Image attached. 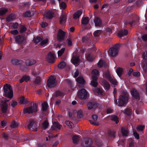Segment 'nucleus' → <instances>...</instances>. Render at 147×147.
<instances>
[{
  "label": "nucleus",
  "instance_id": "1",
  "mask_svg": "<svg viewBox=\"0 0 147 147\" xmlns=\"http://www.w3.org/2000/svg\"><path fill=\"white\" fill-rule=\"evenodd\" d=\"M4 95L6 97L11 98L13 97V91L11 86L8 84H6L3 87Z\"/></svg>",
  "mask_w": 147,
  "mask_h": 147
},
{
  "label": "nucleus",
  "instance_id": "2",
  "mask_svg": "<svg viewBox=\"0 0 147 147\" xmlns=\"http://www.w3.org/2000/svg\"><path fill=\"white\" fill-rule=\"evenodd\" d=\"M128 94L125 92H123L122 95H120L118 100V106H123L126 104L128 101Z\"/></svg>",
  "mask_w": 147,
  "mask_h": 147
},
{
  "label": "nucleus",
  "instance_id": "3",
  "mask_svg": "<svg viewBox=\"0 0 147 147\" xmlns=\"http://www.w3.org/2000/svg\"><path fill=\"white\" fill-rule=\"evenodd\" d=\"M38 105L36 103H33L32 106L24 108L23 112L24 114H32L37 112L38 111Z\"/></svg>",
  "mask_w": 147,
  "mask_h": 147
},
{
  "label": "nucleus",
  "instance_id": "4",
  "mask_svg": "<svg viewBox=\"0 0 147 147\" xmlns=\"http://www.w3.org/2000/svg\"><path fill=\"white\" fill-rule=\"evenodd\" d=\"M120 46L119 44H117L115 45L114 47L110 48L109 52V55L112 57L117 55L119 52Z\"/></svg>",
  "mask_w": 147,
  "mask_h": 147
},
{
  "label": "nucleus",
  "instance_id": "5",
  "mask_svg": "<svg viewBox=\"0 0 147 147\" xmlns=\"http://www.w3.org/2000/svg\"><path fill=\"white\" fill-rule=\"evenodd\" d=\"M56 78L51 76L47 81V85L49 88H54L57 85Z\"/></svg>",
  "mask_w": 147,
  "mask_h": 147
},
{
  "label": "nucleus",
  "instance_id": "6",
  "mask_svg": "<svg viewBox=\"0 0 147 147\" xmlns=\"http://www.w3.org/2000/svg\"><path fill=\"white\" fill-rule=\"evenodd\" d=\"M55 54L51 52H49L46 57V60L49 63H53L55 61Z\"/></svg>",
  "mask_w": 147,
  "mask_h": 147
},
{
  "label": "nucleus",
  "instance_id": "7",
  "mask_svg": "<svg viewBox=\"0 0 147 147\" xmlns=\"http://www.w3.org/2000/svg\"><path fill=\"white\" fill-rule=\"evenodd\" d=\"M87 92L85 89L83 88L79 90L78 93V95L80 98L82 100L84 99L87 97Z\"/></svg>",
  "mask_w": 147,
  "mask_h": 147
},
{
  "label": "nucleus",
  "instance_id": "8",
  "mask_svg": "<svg viewBox=\"0 0 147 147\" xmlns=\"http://www.w3.org/2000/svg\"><path fill=\"white\" fill-rule=\"evenodd\" d=\"M80 61V57L76 53L74 52L73 53L71 61L72 63L74 65L79 64Z\"/></svg>",
  "mask_w": 147,
  "mask_h": 147
},
{
  "label": "nucleus",
  "instance_id": "9",
  "mask_svg": "<svg viewBox=\"0 0 147 147\" xmlns=\"http://www.w3.org/2000/svg\"><path fill=\"white\" fill-rule=\"evenodd\" d=\"M100 105V104L96 101L89 102L87 104L88 109L89 110L99 107Z\"/></svg>",
  "mask_w": 147,
  "mask_h": 147
},
{
  "label": "nucleus",
  "instance_id": "10",
  "mask_svg": "<svg viewBox=\"0 0 147 147\" xmlns=\"http://www.w3.org/2000/svg\"><path fill=\"white\" fill-rule=\"evenodd\" d=\"M65 32L61 29H59L58 32L57 38L59 40H63L65 39Z\"/></svg>",
  "mask_w": 147,
  "mask_h": 147
},
{
  "label": "nucleus",
  "instance_id": "11",
  "mask_svg": "<svg viewBox=\"0 0 147 147\" xmlns=\"http://www.w3.org/2000/svg\"><path fill=\"white\" fill-rule=\"evenodd\" d=\"M37 125L34 120H32L30 121L27 127L28 129L31 130H37Z\"/></svg>",
  "mask_w": 147,
  "mask_h": 147
},
{
  "label": "nucleus",
  "instance_id": "12",
  "mask_svg": "<svg viewBox=\"0 0 147 147\" xmlns=\"http://www.w3.org/2000/svg\"><path fill=\"white\" fill-rule=\"evenodd\" d=\"M130 92L133 98L136 99H140V96L139 92L136 89L132 88Z\"/></svg>",
  "mask_w": 147,
  "mask_h": 147
},
{
  "label": "nucleus",
  "instance_id": "13",
  "mask_svg": "<svg viewBox=\"0 0 147 147\" xmlns=\"http://www.w3.org/2000/svg\"><path fill=\"white\" fill-rule=\"evenodd\" d=\"M15 40L18 44H22L25 42L26 39L24 36L19 35L16 36Z\"/></svg>",
  "mask_w": 147,
  "mask_h": 147
},
{
  "label": "nucleus",
  "instance_id": "14",
  "mask_svg": "<svg viewBox=\"0 0 147 147\" xmlns=\"http://www.w3.org/2000/svg\"><path fill=\"white\" fill-rule=\"evenodd\" d=\"M94 22L96 26L98 27L101 26L102 22L100 18H96L94 20Z\"/></svg>",
  "mask_w": 147,
  "mask_h": 147
},
{
  "label": "nucleus",
  "instance_id": "15",
  "mask_svg": "<svg viewBox=\"0 0 147 147\" xmlns=\"http://www.w3.org/2000/svg\"><path fill=\"white\" fill-rule=\"evenodd\" d=\"M102 84L104 87L108 90L110 87V85L109 83L105 80L104 79L102 81Z\"/></svg>",
  "mask_w": 147,
  "mask_h": 147
},
{
  "label": "nucleus",
  "instance_id": "16",
  "mask_svg": "<svg viewBox=\"0 0 147 147\" xmlns=\"http://www.w3.org/2000/svg\"><path fill=\"white\" fill-rule=\"evenodd\" d=\"M128 33L127 30L123 29L120 30L118 33V35L119 36L121 37L124 35H127Z\"/></svg>",
  "mask_w": 147,
  "mask_h": 147
},
{
  "label": "nucleus",
  "instance_id": "17",
  "mask_svg": "<svg viewBox=\"0 0 147 147\" xmlns=\"http://www.w3.org/2000/svg\"><path fill=\"white\" fill-rule=\"evenodd\" d=\"M45 14L46 17L49 19H51L53 17L54 13L51 10H49L46 11Z\"/></svg>",
  "mask_w": 147,
  "mask_h": 147
},
{
  "label": "nucleus",
  "instance_id": "18",
  "mask_svg": "<svg viewBox=\"0 0 147 147\" xmlns=\"http://www.w3.org/2000/svg\"><path fill=\"white\" fill-rule=\"evenodd\" d=\"M110 120L113 121L115 122L116 124H117L119 122V118L116 115H112L110 116Z\"/></svg>",
  "mask_w": 147,
  "mask_h": 147
},
{
  "label": "nucleus",
  "instance_id": "19",
  "mask_svg": "<svg viewBox=\"0 0 147 147\" xmlns=\"http://www.w3.org/2000/svg\"><path fill=\"white\" fill-rule=\"evenodd\" d=\"M11 62L13 65H17L21 64L22 63L23 61L21 60L12 59L11 61Z\"/></svg>",
  "mask_w": 147,
  "mask_h": 147
},
{
  "label": "nucleus",
  "instance_id": "20",
  "mask_svg": "<svg viewBox=\"0 0 147 147\" xmlns=\"http://www.w3.org/2000/svg\"><path fill=\"white\" fill-rule=\"evenodd\" d=\"M29 102V101L28 100L27 98H25L24 96H22L20 97L19 102L20 104L25 105Z\"/></svg>",
  "mask_w": 147,
  "mask_h": 147
},
{
  "label": "nucleus",
  "instance_id": "21",
  "mask_svg": "<svg viewBox=\"0 0 147 147\" xmlns=\"http://www.w3.org/2000/svg\"><path fill=\"white\" fill-rule=\"evenodd\" d=\"M86 57L88 61L90 62L92 61L94 59V56L91 53H87L86 54Z\"/></svg>",
  "mask_w": 147,
  "mask_h": 147
},
{
  "label": "nucleus",
  "instance_id": "22",
  "mask_svg": "<svg viewBox=\"0 0 147 147\" xmlns=\"http://www.w3.org/2000/svg\"><path fill=\"white\" fill-rule=\"evenodd\" d=\"M121 132L123 137L128 136V131L127 129L125 127H122L121 129Z\"/></svg>",
  "mask_w": 147,
  "mask_h": 147
},
{
  "label": "nucleus",
  "instance_id": "23",
  "mask_svg": "<svg viewBox=\"0 0 147 147\" xmlns=\"http://www.w3.org/2000/svg\"><path fill=\"white\" fill-rule=\"evenodd\" d=\"M8 105L2 104L1 106V111L3 113H6L8 109Z\"/></svg>",
  "mask_w": 147,
  "mask_h": 147
},
{
  "label": "nucleus",
  "instance_id": "24",
  "mask_svg": "<svg viewBox=\"0 0 147 147\" xmlns=\"http://www.w3.org/2000/svg\"><path fill=\"white\" fill-rule=\"evenodd\" d=\"M53 126L51 127V129L53 130H55L56 128H57L58 129H61V125L58 122H54L53 124Z\"/></svg>",
  "mask_w": 147,
  "mask_h": 147
},
{
  "label": "nucleus",
  "instance_id": "25",
  "mask_svg": "<svg viewBox=\"0 0 147 147\" xmlns=\"http://www.w3.org/2000/svg\"><path fill=\"white\" fill-rule=\"evenodd\" d=\"M89 18L88 17L82 18L81 20L82 24L84 25H87L89 22Z\"/></svg>",
  "mask_w": 147,
  "mask_h": 147
},
{
  "label": "nucleus",
  "instance_id": "26",
  "mask_svg": "<svg viewBox=\"0 0 147 147\" xmlns=\"http://www.w3.org/2000/svg\"><path fill=\"white\" fill-rule=\"evenodd\" d=\"M82 13V11L81 10H79L76 12L74 14L73 18H74L76 19L78 18L81 15Z\"/></svg>",
  "mask_w": 147,
  "mask_h": 147
},
{
  "label": "nucleus",
  "instance_id": "27",
  "mask_svg": "<svg viewBox=\"0 0 147 147\" xmlns=\"http://www.w3.org/2000/svg\"><path fill=\"white\" fill-rule=\"evenodd\" d=\"M136 21L135 20H126L125 22V24L126 25L129 24L130 25L132 26L134 25L136 23Z\"/></svg>",
  "mask_w": 147,
  "mask_h": 147
},
{
  "label": "nucleus",
  "instance_id": "28",
  "mask_svg": "<svg viewBox=\"0 0 147 147\" xmlns=\"http://www.w3.org/2000/svg\"><path fill=\"white\" fill-rule=\"evenodd\" d=\"M43 39V38L42 36H36L34 38L33 40L35 43H37L42 40Z\"/></svg>",
  "mask_w": 147,
  "mask_h": 147
},
{
  "label": "nucleus",
  "instance_id": "29",
  "mask_svg": "<svg viewBox=\"0 0 147 147\" xmlns=\"http://www.w3.org/2000/svg\"><path fill=\"white\" fill-rule=\"evenodd\" d=\"M76 80L78 83L81 84H83L85 81L83 78L81 76H79L76 79Z\"/></svg>",
  "mask_w": 147,
  "mask_h": 147
},
{
  "label": "nucleus",
  "instance_id": "30",
  "mask_svg": "<svg viewBox=\"0 0 147 147\" xmlns=\"http://www.w3.org/2000/svg\"><path fill=\"white\" fill-rule=\"evenodd\" d=\"M108 80L113 85H117V82L115 78L111 77Z\"/></svg>",
  "mask_w": 147,
  "mask_h": 147
},
{
  "label": "nucleus",
  "instance_id": "31",
  "mask_svg": "<svg viewBox=\"0 0 147 147\" xmlns=\"http://www.w3.org/2000/svg\"><path fill=\"white\" fill-rule=\"evenodd\" d=\"M91 140L88 138H86L85 139V144L84 146V147H87L91 145Z\"/></svg>",
  "mask_w": 147,
  "mask_h": 147
},
{
  "label": "nucleus",
  "instance_id": "32",
  "mask_svg": "<svg viewBox=\"0 0 147 147\" xmlns=\"http://www.w3.org/2000/svg\"><path fill=\"white\" fill-rule=\"evenodd\" d=\"M36 63V61L35 60H30L27 61L26 62V65L27 66H30L35 64Z\"/></svg>",
  "mask_w": 147,
  "mask_h": 147
},
{
  "label": "nucleus",
  "instance_id": "33",
  "mask_svg": "<svg viewBox=\"0 0 147 147\" xmlns=\"http://www.w3.org/2000/svg\"><path fill=\"white\" fill-rule=\"evenodd\" d=\"M67 18V16L65 14H62L60 17V23L62 24L65 23Z\"/></svg>",
  "mask_w": 147,
  "mask_h": 147
},
{
  "label": "nucleus",
  "instance_id": "34",
  "mask_svg": "<svg viewBox=\"0 0 147 147\" xmlns=\"http://www.w3.org/2000/svg\"><path fill=\"white\" fill-rule=\"evenodd\" d=\"M41 82V78L39 76L37 77L34 82L35 85H39Z\"/></svg>",
  "mask_w": 147,
  "mask_h": 147
},
{
  "label": "nucleus",
  "instance_id": "35",
  "mask_svg": "<svg viewBox=\"0 0 147 147\" xmlns=\"http://www.w3.org/2000/svg\"><path fill=\"white\" fill-rule=\"evenodd\" d=\"M72 139L73 143L74 144H77L79 142V138L78 136H74L72 138Z\"/></svg>",
  "mask_w": 147,
  "mask_h": 147
},
{
  "label": "nucleus",
  "instance_id": "36",
  "mask_svg": "<svg viewBox=\"0 0 147 147\" xmlns=\"http://www.w3.org/2000/svg\"><path fill=\"white\" fill-rule=\"evenodd\" d=\"M14 19V15L13 14H11L9 15L6 18V21L9 22L13 20Z\"/></svg>",
  "mask_w": 147,
  "mask_h": 147
},
{
  "label": "nucleus",
  "instance_id": "37",
  "mask_svg": "<svg viewBox=\"0 0 147 147\" xmlns=\"http://www.w3.org/2000/svg\"><path fill=\"white\" fill-rule=\"evenodd\" d=\"M7 9L3 7L0 8V16H3L7 12Z\"/></svg>",
  "mask_w": 147,
  "mask_h": 147
},
{
  "label": "nucleus",
  "instance_id": "38",
  "mask_svg": "<svg viewBox=\"0 0 147 147\" xmlns=\"http://www.w3.org/2000/svg\"><path fill=\"white\" fill-rule=\"evenodd\" d=\"M123 112L128 115H130L131 114V110L129 108H126L125 109Z\"/></svg>",
  "mask_w": 147,
  "mask_h": 147
},
{
  "label": "nucleus",
  "instance_id": "39",
  "mask_svg": "<svg viewBox=\"0 0 147 147\" xmlns=\"http://www.w3.org/2000/svg\"><path fill=\"white\" fill-rule=\"evenodd\" d=\"M103 75L108 80L111 77V76L109 71L108 70L104 73Z\"/></svg>",
  "mask_w": 147,
  "mask_h": 147
},
{
  "label": "nucleus",
  "instance_id": "40",
  "mask_svg": "<svg viewBox=\"0 0 147 147\" xmlns=\"http://www.w3.org/2000/svg\"><path fill=\"white\" fill-rule=\"evenodd\" d=\"M145 127L144 125H138L136 127V129L138 131H142L144 129Z\"/></svg>",
  "mask_w": 147,
  "mask_h": 147
},
{
  "label": "nucleus",
  "instance_id": "41",
  "mask_svg": "<svg viewBox=\"0 0 147 147\" xmlns=\"http://www.w3.org/2000/svg\"><path fill=\"white\" fill-rule=\"evenodd\" d=\"M116 71L118 76L119 77H121L123 71V69L121 68H118Z\"/></svg>",
  "mask_w": 147,
  "mask_h": 147
},
{
  "label": "nucleus",
  "instance_id": "42",
  "mask_svg": "<svg viewBox=\"0 0 147 147\" xmlns=\"http://www.w3.org/2000/svg\"><path fill=\"white\" fill-rule=\"evenodd\" d=\"M42 111L45 112L47 111L48 107V105L46 102H44L42 104Z\"/></svg>",
  "mask_w": 147,
  "mask_h": 147
},
{
  "label": "nucleus",
  "instance_id": "43",
  "mask_svg": "<svg viewBox=\"0 0 147 147\" xmlns=\"http://www.w3.org/2000/svg\"><path fill=\"white\" fill-rule=\"evenodd\" d=\"M65 63L64 61L61 62L58 65V67L59 69H62L65 66Z\"/></svg>",
  "mask_w": 147,
  "mask_h": 147
},
{
  "label": "nucleus",
  "instance_id": "44",
  "mask_svg": "<svg viewBox=\"0 0 147 147\" xmlns=\"http://www.w3.org/2000/svg\"><path fill=\"white\" fill-rule=\"evenodd\" d=\"M49 125V123L47 120H45L43 123L42 126L44 129H46L47 128Z\"/></svg>",
  "mask_w": 147,
  "mask_h": 147
},
{
  "label": "nucleus",
  "instance_id": "45",
  "mask_svg": "<svg viewBox=\"0 0 147 147\" xmlns=\"http://www.w3.org/2000/svg\"><path fill=\"white\" fill-rule=\"evenodd\" d=\"M56 97H58L59 96H61L63 95V93L59 90H57L55 93Z\"/></svg>",
  "mask_w": 147,
  "mask_h": 147
},
{
  "label": "nucleus",
  "instance_id": "46",
  "mask_svg": "<svg viewBox=\"0 0 147 147\" xmlns=\"http://www.w3.org/2000/svg\"><path fill=\"white\" fill-rule=\"evenodd\" d=\"M10 26L13 29H16L18 26V24L16 23H11L10 24Z\"/></svg>",
  "mask_w": 147,
  "mask_h": 147
},
{
  "label": "nucleus",
  "instance_id": "47",
  "mask_svg": "<svg viewBox=\"0 0 147 147\" xmlns=\"http://www.w3.org/2000/svg\"><path fill=\"white\" fill-rule=\"evenodd\" d=\"M77 117L79 118H81L83 117V115L82 111L81 110H78L77 112Z\"/></svg>",
  "mask_w": 147,
  "mask_h": 147
},
{
  "label": "nucleus",
  "instance_id": "48",
  "mask_svg": "<svg viewBox=\"0 0 147 147\" xmlns=\"http://www.w3.org/2000/svg\"><path fill=\"white\" fill-rule=\"evenodd\" d=\"M18 125L17 123L15 121H13L11 122L10 126L12 128H15L17 127Z\"/></svg>",
  "mask_w": 147,
  "mask_h": 147
},
{
  "label": "nucleus",
  "instance_id": "49",
  "mask_svg": "<svg viewBox=\"0 0 147 147\" xmlns=\"http://www.w3.org/2000/svg\"><path fill=\"white\" fill-rule=\"evenodd\" d=\"M65 50L64 48H62L58 52V57L61 56L64 53Z\"/></svg>",
  "mask_w": 147,
  "mask_h": 147
},
{
  "label": "nucleus",
  "instance_id": "50",
  "mask_svg": "<svg viewBox=\"0 0 147 147\" xmlns=\"http://www.w3.org/2000/svg\"><path fill=\"white\" fill-rule=\"evenodd\" d=\"M65 123L70 128H72L73 124L70 121H65Z\"/></svg>",
  "mask_w": 147,
  "mask_h": 147
},
{
  "label": "nucleus",
  "instance_id": "51",
  "mask_svg": "<svg viewBox=\"0 0 147 147\" xmlns=\"http://www.w3.org/2000/svg\"><path fill=\"white\" fill-rule=\"evenodd\" d=\"M101 30H97L95 31L93 33V35L94 36H98L100 35Z\"/></svg>",
  "mask_w": 147,
  "mask_h": 147
},
{
  "label": "nucleus",
  "instance_id": "52",
  "mask_svg": "<svg viewBox=\"0 0 147 147\" xmlns=\"http://www.w3.org/2000/svg\"><path fill=\"white\" fill-rule=\"evenodd\" d=\"M59 5L61 8L62 9H64L66 7V5L63 2H62Z\"/></svg>",
  "mask_w": 147,
  "mask_h": 147
},
{
  "label": "nucleus",
  "instance_id": "53",
  "mask_svg": "<svg viewBox=\"0 0 147 147\" xmlns=\"http://www.w3.org/2000/svg\"><path fill=\"white\" fill-rule=\"evenodd\" d=\"M18 104V103L15 100H12L11 103V104H9V105L13 107H14Z\"/></svg>",
  "mask_w": 147,
  "mask_h": 147
},
{
  "label": "nucleus",
  "instance_id": "54",
  "mask_svg": "<svg viewBox=\"0 0 147 147\" xmlns=\"http://www.w3.org/2000/svg\"><path fill=\"white\" fill-rule=\"evenodd\" d=\"M115 132L113 131H110L109 132V134L111 137L115 138Z\"/></svg>",
  "mask_w": 147,
  "mask_h": 147
},
{
  "label": "nucleus",
  "instance_id": "55",
  "mask_svg": "<svg viewBox=\"0 0 147 147\" xmlns=\"http://www.w3.org/2000/svg\"><path fill=\"white\" fill-rule=\"evenodd\" d=\"M104 64V62L102 60H101L98 62L97 65L99 67L101 68L103 66Z\"/></svg>",
  "mask_w": 147,
  "mask_h": 147
},
{
  "label": "nucleus",
  "instance_id": "56",
  "mask_svg": "<svg viewBox=\"0 0 147 147\" xmlns=\"http://www.w3.org/2000/svg\"><path fill=\"white\" fill-rule=\"evenodd\" d=\"M48 39H46L43 40L41 41L40 42V45L41 46H43L46 44L48 42Z\"/></svg>",
  "mask_w": 147,
  "mask_h": 147
},
{
  "label": "nucleus",
  "instance_id": "57",
  "mask_svg": "<svg viewBox=\"0 0 147 147\" xmlns=\"http://www.w3.org/2000/svg\"><path fill=\"white\" fill-rule=\"evenodd\" d=\"M96 48L95 47H92L88 48L86 52L91 51L95 52L96 51Z\"/></svg>",
  "mask_w": 147,
  "mask_h": 147
},
{
  "label": "nucleus",
  "instance_id": "58",
  "mask_svg": "<svg viewBox=\"0 0 147 147\" xmlns=\"http://www.w3.org/2000/svg\"><path fill=\"white\" fill-rule=\"evenodd\" d=\"M98 82L96 81L92 80L91 81V84L93 87H96L98 85Z\"/></svg>",
  "mask_w": 147,
  "mask_h": 147
},
{
  "label": "nucleus",
  "instance_id": "59",
  "mask_svg": "<svg viewBox=\"0 0 147 147\" xmlns=\"http://www.w3.org/2000/svg\"><path fill=\"white\" fill-rule=\"evenodd\" d=\"M133 135L136 139L138 140L140 139L139 135L136 131H134Z\"/></svg>",
  "mask_w": 147,
  "mask_h": 147
},
{
  "label": "nucleus",
  "instance_id": "60",
  "mask_svg": "<svg viewBox=\"0 0 147 147\" xmlns=\"http://www.w3.org/2000/svg\"><path fill=\"white\" fill-rule=\"evenodd\" d=\"M89 39L87 37L84 36L82 38V40L83 43H86L87 42H88Z\"/></svg>",
  "mask_w": 147,
  "mask_h": 147
},
{
  "label": "nucleus",
  "instance_id": "61",
  "mask_svg": "<svg viewBox=\"0 0 147 147\" xmlns=\"http://www.w3.org/2000/svg\"><path fill=\"white\" fill-rule=\"evenodd\" d=\"M142 57L143 59L147 61V51H145L143 54Z\"/></svg>",
  "mask_w": 147,
  "mask_h": 147
},
{
  "label": "nucleus",
  "instance_id": "62",
  "mask_svg": "<svg viewBox=\"0 0 147 147\" xmlns=\"http://www.w3.org/2000/svg\"><path fill=\"white\" fill-rule=\"evenodd\" d=\"M92 73L93 74L95 75L98 76L99 74V72L97 70L94 69L92 70Z\"/></svg>",
  "mask_w": 147,
  "mask_h": 147
},
{
  "label": "nucleus",
  "instance_id": "63",
  "mask_svg": "<svg viewBox=\"0 0 147 147\" xmlns=\"http://www.w3.org/2000/svg\"><path fill=\"white\" fill-rule=\"evenodd\" d=\"M143 68L144 70L146 71L147 69V63L144 62L142 63Z\"/></svg>",
  "mask_w": 147,
  "mask_h": 147
},
{
  "label": "nucleus",
  "instance_id": "64",
  "mask_svg": "<svg viewBox=\"0 0 147 147\" xmlns=\"http://www.w3.org/2000/svg\"><path fill=\"white\" fill-rule=\"evenodd\" d=\"M142 40L144 41H147V34H144L141 37Z\"/></svg>",
  "mask_w": 147,
  "mask_h": 147
}]
</instances>
